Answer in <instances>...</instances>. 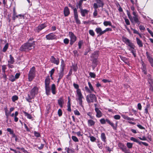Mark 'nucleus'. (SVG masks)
I'll return each instance as SVG.
<instances>
[{
    "label": "nucleus",
    "mask_w": 153,
    "mask_h": 153,
    "mask_svg": "<svg viewBox=\"0 0 153 153\" xmlns=\"http://www.w3.org/2000/svg\"><path fill=\"white\" fill-rule=\"evenodd\" d=\"M89 75L91 77L95 78L96 76V75L94 73L90 72L89 73Z\"/></svg>",
    "instance_id": "4d7b16f0"
},
{
    "label": "nucleus",
    "mask_w": 153,
    "mask_h": 153,
    "mask_svg": "<svg viewBox=\"0 0 153 153\" xmlns=\"http://www.w3.org/2000/svg\"><path fill=\"white\" fill-rule=\"evenodd\" d=\"M127 14L128 16V18L130 20L131 22L133 23V18H132V17L131 16V15L130 12L128 10H127Z\"/></svg>",
    "instance_id": "f704fd0d"
},
{
    "label": "nucleus",
    "mask_w": 153,
    "mask_h": 153,
    "mask_svg": "<svg viewBox=\"0 0 153 153\" xmlns=\"http://www.w3.org/2000/svg\"><path fill=\"white\" fill-rule=\"evenodd\" d=\"M95 31L97 34L100 36L102 35L104 33V30L102 31L101 28L100 27L96 28Z\"/></svg>",
    "instance_id": "f3484780"
},
{
    "label": "nucleus",
    "mask_w": 153,
    "mask_h": 153,
    "mask_svg": "<svg viewBox=\"0 0 153 153\" xmlns=\"http://www.w3.org/2000/svg\"><path fill=\"white\" fill-rule=\"evenodd\" d=\"M100 122L102 124H105L106 123L105 119L104 118L101 119L100 120Z\"/></svg>",
    "instance_id": "3c124183"
},
{
    "label": "nucleus",
    "mask_w": 153,
    "mask_h": 153,
    "mask_svg": "<svg viewBox=\"0 0 153 153\" xmlns=\"http://www.w3.org/2000/svg\"><path fill=\"white\" fill-rule=\"evenodd\" d=\"M58 114L59 116L60 117L62 115V111L60 109H59L58 111Z\"/></svg>",
    "instance_id": "bf43d9fd"
},
{
    "label": "nucleus",
    "mask_w": 153,
    "mask_h": 153,
    "mask_svg": "<svg viewBox=\"0 0 153 153\" xmlns=\"http://www.w3.org/2000/svg\"><path fill=\"white\" fill-rule=\"evenodd\" d=\"M80 12L82 16L85 17L86 15L88 14L89 11L86 9H83L82 8L80 10Z\"/></svg>",
    "instance_id": "2eb2a0df"
},
{
    "label": "nucleus",
    "mask_w": 153,
    "mask_h": 153,
    "mask_svg": "<svg viewBox=\"0 0 153 153\" xmlns=\"http://www.w3.org/2000/svg\"><path fill=\"white\" fill-rule=\"evenodd\" d=\"M65 150L68 153H73L74 152V149L73 148H66Z\"/></svg>",
    "instance_id": "473e14b6"
},
{
    "label": "nucleus",
    "mask_w": 153,
    "mask_h": 153,
    "mask_svg": "<svg viewBox=\"0 0 153 153\" xmlns=\"http://www.w3.org/2000/svg\"><path fill=\"white\" fill-rule=\"evenodd\" d=\"M7 131L8 132H9L10 134H13V131L10 128H7Z\"/></svg>",
    "instance_id": "0e129e2a"
},
{
    "label": "nucleus",
    "mask_w": 153,
    "mask_h": 153,
    "mask_svg": "<svg viewBox=\"0 0 153 153\" xmlns=\"http://www.w3.org/2000/svg\"><path fill=\"white\" fill-rule=\"evenodd\" d=\"M86 99L88 103L93 102L97 100V98L95 95L90 94L86 97Z\"/></svg>",
    "instance_id": "423d86ee"
},
{
    "label": "nucleus",
    "mask_w": 153,
    "mask_h": 153,
    "mask_svg": "<svg viewBox=\"0 0 153 153\" xmlns=\"http://www.w3.org/2000/svg\"><path fill=\"white\" fill-rule=\"evenodd\" d=\"M68 101L67 104L68 107V111H69L71 112V103H70V100L69 97H68Z\"/></svg>",
    "instance_id": "cd10ccee"
},
{
    "label": "nucleus",
    "mask_w": 153,
    "mask_h": 153,
    "mask_svg": "<svg viewBox=\"0 0 153 153\" xmlns=\"http://www.w3.org/2000/svg\"><path fill=\"white\" fill-rule=\"evenodd\" d=\"M46 38L47 40H50L56 39V36L53 33H50L47 35Z\"/></svg>",
    "instance_id": "f8f14e48"
},
{
    "label": "nucleus",
    "mask_w": 153,
    "mask_h": 153,
    "mask_svg": "<svg viewBox=\"0 0 153 153\" xmlns=\"http://www.w3.org/2000/svg\"><path fill=\"white\" fill-rule=\"evenodd\" d=\"M50 76H48L46 78L45 81V88L46 94L47 95H49L50 94L51 89L50 86Z\"/></svg>",
    "instance_id": "7ed1b4c3"
},
{
    "label": "nucleus",
    "mask_w": 153,
    "mask_h": 153,
    "mask_svg": "<svg viewBox=\"0 0 153 153\" xmlns=\"http://www.w3.org/2000/svg\"><path fill=\"white\" fill-rule=\"evenodd\" d=\"M18 97L16 95H15L12 97V100L13 102H15L18 99Z\"/></svg>",
    "instance_id": "de8ad7c7"
},
{
    "label": "nucleus",
    "mask_w": 153,
    "mask_h": 153,
    "mask_svg": "<svg viewBox=\"0 0 153 153\" xmlns=\"http://www.w3.org/2000/svg\"><path fill=\"white\" fill-rule=\"evenodd\" d=\"M147 58L148 59L151 66H153V59L149 55H147Z\"/></svg>",
    "instance_id": "c756f323"
},
{
    "label": "nucleus",
    "mask_w": 153,
    "mask_h": 153,
    "mask_svg": "<svg viewBox=\"0 0 153 153\" xmlns=\"http://www.w3.org/2000/svg\"><path fill=\"white\" fill-rule=\"evenodd\" d=\"M73 85L74 87L76 89H77L76 91H77L78 90H80V89L79 88V85L76 84V83H74Z\"/></svg>",
    "instance_id": "6e6d98bb"
},
{
    "label": "nucleus",
    "mask_w": 153,
    "mask_h": 153,
    "mask_svg": "<svg viewBox=\"0 0 153 153\" xmlns=\"http://www.w3.org/2000/svg\"><path fill=\"white\" fill-rule=\"evenodd\" d=\"M74 17L76 23L78 24H80L81 23L80 20L78 18V12L76 8L74 9Z\"/></svg>",
    "instance_id": "9d476101"
},
{
    "label": "nucleus",
    "mask_w": 153,
    "mask_h": 153,
    "mask_svg": "<svg viewBox=\"0 0 153 153\" xmlns=\"http://www.w3.org/2000/svg\"><path fill=\"white\" fill-rule=\"evenodd\" d=\"M121 149L122 151L125 153H131L129 150L127 149L126 147L124 148H121Z\"/></svg>",
    "instance_id": "72a5a7b5"
},
{
    "label": "nucleus",
    "mask_w": 153,
    "mask_h": 153,
    "mask_svg": "<svg viewBox=\"0 0 153 153\" xmlns=\"http://www.w3.org/2000/svg\"><path fill=\"white\" fill-rule=\"evenodd\" d=\"M139 29L140 30H144L145 29V27H144L143 26L140 25L139 27Z\"/></svg>",
    "instance_id": "338daca9"
},
{
    "label": "nucleus",
    "mask_w": 153,
    "mask_h": 153,
    "mask_svg": "<svg viewBox=\"0 0 153 153\" xmlns=\"http://www.w3.org/2000/svg\"><path fill=\"white\" fill-rule=\"evenodd\" d=\"M5 114L7 118H8L9 115L10 114V112L8 111L7 107L4 108Z\"/></svg>",
    "instance_id": "c9c22d12"
},
{
    "label": "nucleus",
    "mask_w": 153,
    "mask_h": 153,
    "mask_svg": "<svg viewBox=\"0 0 153 153\" xmlns=\"http://www.w3.org/2000/svg\"><path fill=\"white\" fill-rule=\"evenodd\" d=\"M76 93L77 97L76 100L78 102L79 105L82 106V99L84 98V97L82 94L81 90H78L77 91H76Z\"/></svg>",
    "instance_id": "39448f33"
},
{
    "label": "nucleus",
    "mask_w": 153,
    "mask_h": 153,
    "mask_svg": "<svg viewBox=\"0 0 153 153\" xmlns=\"http://www.w3.org/2000/svg\"><path fill=\"white\" fill-rule=\"evenodd\" d=\"M126 146L128 148L131 149L132 147L133 144L132 143L128 142L126 143Z\"/></svg>",
    "instance_id": "37998d69"
},
{
    "label": "nucleus",
    "mask_w": 153,
    "mask_h": 153,
    "mask_svg": "<svg viewBox=\"0 0 153 153\" xmlns=\"http://www.w3.org/2000/svg\"><path fill=\"white\" fill-rule=\"evenodd\" d=\"M114 118L116 120H119L120 118V116L119 115H116L114 116Z\"/></svg>",
    "instance_id": "13d9d810"
},
{
    "label": "nucleus",
    "mask_w": 153,
    "mask_h": 153,
    "mask_svg": "<svg viewBox=\"0 0 153 153\" xmlns=\"http://www.w3.org/2000/svg\"><path fill=\"white\" fill-rule=\"evenodd\" d=\"M7 69V67L5 65H3L2 66V72L5 74V70Z\"/></svg>",
    "instance_id": "a19ab883"
},
{
    "label": "nucleus",
    "mask_w": 153,
    "mask_h": 153,
    "mask_svg": "<svg viewBox=\"0 0 153 153\" xmlns=\"http://www.w3.org/2000/svg\"><path fill=\"white\" fill-rule=\"evenodd\" d=\"M39 88L37 86H35L30 91V94H28V99L31 100L34 98L35 96L36 95L39 93Z\"/></svg>",
    "instance_id": "f03ea898"
},
{
    "label": "nucleus",
    "mask_w": 153,
    "mask_h": 153,
    "mask_svg": "<svg viewBox=\"0 0 153 153\" xmlns=\"http://www.w3.org/2000/svg\"><path fill=\"white\" fill-rule=\"evenodd\" d=\"M24 113L25 116L27 117L29 119H31L32 118V117L30 114H28L26 112H25Z\"/></svg>",
    "instance_id": "ea45409f"
},
{
    "label": "nucleus",
    "mask_w": 153,
    "mask_h": 153,
    "mask_svg": "<svg viewBox=\"0 0 153 153\" xmlns=\"http://www.w3.org/2000/svg\"><path fill=\"white\" fill-rule=\"evenodd\" d=\"M63 13L65 16H68L70 14L69 9L67 7H66L64 8Z\"/></svg>",
    "instance_id": "dca6fc26"
},
{
    "label": "nucleus",
    "mask_w": 153,
    "mask_h": 153,
    "mask_svg": "<svg viewBox=\"0 0 153 153\" xmlns=\"http://www.w3.org/2000/svg\"><path fill=\"white\" fill-rule=\"evenodd\" d=\"M63 42L65 44H68L69 42V40L68 38H65L64 39Z\"/></svg>",
    "instance_id": "864d4df0"
},
{
    "label": "nucleus",
    "mask_w": 153,
    "mask_h": 153,
    "mask_svg": "<svg viewBox=\"0 0 153 153\" xmlns=\"http://www.w3.org/2000/svg\"><path fill=\"white\" fill-rule=\"evenodd\" d=\"M127 120L130 121L128 122L129 123H130L132 124H133V125H134L135 124V123L131 122L130 121H131V120L134 121V118H130V117H128Z\"/></svg>",
    "instance_id": "e433bc0d"
},
{
    "label": "nucleus",
    "mask_w": 153,
    "mask_h": 153,
    "mask_svg": "<svg viewBox=\"0 0 153 153\" xmlns=\"http://www.w3.org/2000/svg\"><path fill=\"white\" fill-rule=\"evenodd\" d=\"M101 138L102 140L105 142H106V137L105 134L104 133H102L101 135Z\"/></svg>",
    "instance_id": "bb28decb"
},
{
    "label": "nucleus",
    "mask_w": 153,
    "mask_h": 153,
    "mask_svg": "<svg viewBox=\"0 0 153 153\" xmlns=\"http://www.w3.org/2000/svg\"><path fill=\"white\" fill-rule=\"evenodd\" d=\"M55 71V70L54 68L52 69L50 72L49 73L50 74V77L53 79L52 75L54 73Z\"/></svg>",
    "instance_id": "49530a36"
},
{
    "label": "nucleus",
    "mask_w": 153,
    "mask_h": 153,
    "mask_svg": "<svg viewBox=\"0 0 153 153\" xmlns=\"http://www.w3.org/2000/svg\"><path fill=\"white\" fill-rule=\"evenodd\" d=\"M36 71L34 67L31 68L28 74V79L30 82L32 81L36 76Z\"/></svg>",
    "instance_id": "20e7f679"
},
{
    "label": "nucleus",
    "mask_w": 153,
    "mask_h": 153,
    "mask_svg": "<svg viewBox=\"0 0 153 153\" xmlns=\"http://www.w3.org/2000/svg\"><path fill=\"white\" fill-rule=\"evenodd\" d=\"M132 18L133 22L134 21L138 25L140 24V22L139 21L138 16H134Z\"/></svg>",
    "instance_id": "412c9836"
},
{
    "label": "nucleus",
    "mask_w": 153,
    "mask_h": 153,
    "mask_svg": "<svg viewBox=\"0 0 153 153\" xmlns=\"http://www.w3.org/2000/svg\"><path fill=\"white\" fill-rule=\"evenodd\" d=\"M136 40L137 43L139 47H142L143 46L142 41L138 38H136Z\"/></svg>",
    "instance_id": "b1692460"
},
{
    "label": "nucleus",
    "mask_w": 153,
    "mask_h": 153,
    "mask_svg": "<svg viewBox=\"0 0 153 153\" xmlns=\"http://www.w3.org/2000/svg\"><path fill=\"white\" fill-rule=\"evenodd\" d=\"M150 105L149 104H147L145 109V113L147 114L148 112V109L149 108Z\"/></svg>",
    "instance_id": "4c0bfd02"
},
{
    "label": "nucleus",
    "mask_w": 153,
    "mask_h": 153,
    "mask_svg": "<svg viewBox=\"0 0 153 153\" xmlns=\"http://www.w3.org/2000/svg\"><path fill=\"white\" fill-rule=\"evenodd\" d=\"M130 140L131 141H133L134 142H137L138 140L135 138L132 137H131L130 139Z\"/></svg>",
    "instance_id": "e2e57ef3"
},
{
    "label": "nucleus",
    "mask_w": 153,
    "mask_h": 153,
    "mask_svg": "<svg viewBox=\"0 0 153 153\" xmlns=\"http://www.w3.org/2000/svg\"><path fill=\"white\" fill-rule=\"evenodd\" d=\"M88 123L89 126H92L94 125L95 122L91 120H89Z\"/></svg>",
    "instance_id": "7c9ffc66"
},
{
    "label": "nucleus",
    "mask_w": 153,
    "mask_h": 153,
    "mask_svg": "<svg viewBox=\"0 0 153 153\" xmlns=\"http://www.w3.org/2000/svg\"><path fill=\"white\" fill-rule=\"evenodd\" d=\"M97 146H98L99 148L102 149V145L101 143H99L97 144Z\"/></svg>",
    "instance_id": "774afa93"
},
{
    "label": "nucleus",
    "mask_w": 153,
    "mask_h": 153,
    "mask_svg": "<svg viewBox=\"0 0 153 153\" xmlns=\"http://www.w3.org/2000/svg\"><path fill=\"white\" fill-rule=\"evenodd\" d=\"M63 75V71L60 70V72L59 73V79H61Z\"/></svg>",
    "instance_id": "58836bf2"
},
{
    "label": "nucleus",
    "mask_w": 153,
    "mask_h": 153,
    "mask_svg": "<svg viewBox=\"0 0 153 153\" xmlns=\"http://www.w3.org/2000/svg\"><path fill=\"white\" fill-rule=\"evenodd\" d=\"M103 24L105 26H107L108 25L112 26V23L110 21H105L103 22Z\"/></svg>",
    "instance_id": "2f4dec72"
},
{
    "label": "nucleus",
    "mask_w": 153,
    "mask_h": 153,
    "mask_svg": "<svg viewBox=\"0 0 153 153\" xmlns=\"http://www.w3.org/2000/svg\"><path fill=\"white\" fill-rule=\"evenodd\" d=\"M129 48H128V50L130 51L131 53H132L134 51H135L136 49H135V46L133 44L131 45L130 46Z\"/></svg>",
    "instance_id": "393cba45"
},
{
    "label": "nucleus",
    "mask_w": 153,
    "mask_h": 153,
    "mask_svg": "<svg viewBox=\"0 0 153 153\" xmlns=\"http://www.w3.org/2000/svg\"><path fill=\"white\" fill-rule=\"evenodd\" d=\"M89 34L92 36H94L95 35V33L94 31L92 30H90L89 31Z\"/></svg>",
    "instance_id": "09e8293b"
},
{
    "label": "nucleus",
    "mask_w": 153,
    "mask_h": 153,
    "mask_svg": "<svg viewBox=\"0 0 153 153\" xmlns=\"http://www.w3.org/2000/svg\"><path fill=\"white\" fill-rule=\"evenodd\" d=\"M71 138L73 140L74 142H78L79 141L78 139L75 136H72L71 137Z\"/></svg>",
    "instance_id": "c03bdc74"
},
{
    "label": "nucleus",
    "mask_w": 153,
    "mask_h": 153,
    "mask_svg": "<svg viewBox=\"0 0 153 153\" xmlns=\"http://www.w3.org/2000/svg\"><path fill=\"white\" fill-rule=\"evenodd\" d=\"M34 134L35 136L37 137H39L40 136V134L36 131L34 132Z\"/></svg>",
    "instance_id": "8fccbe9b"
},
{
    "label": "nucleus",
    "mask_w": 153,
    "mask_h": 153,
    "mask_svg": "<svg viewBox=\"0 0 153 153\" xmlns=\"http://www.w3.org/2000/svg\"><path fill=\"white\" fill-rule=\"evenodd\" d=\"M8 44H6L2 49L3 51L4 52H5L8 48Z\"/></svg>",
    "instance_id": "79ce46f5"
},
{
    "label": "nucleus",
    "mask_w": 153,
    "mask_h": 153,
    "mask_svg": "<svg viewBox=\"0 0 153 153\" xmlns=\"http://www.w3.org/2000/svg\"><path fill=\"white\" fill-rule=\"evenodd\" d=\"M97 3H94L93 6L94 9H97L98 7H103L104 5L103 0H94Z\"/></svg>",
    "instance_id": "6e6552de"
},
{
    "label": "nucleus",
    "mask_w": 153,
    "mask_h": 153,
    "mask_svg": "<svg viewBox=\"0 0 153 153\" xmlns=\"http://www.w3.org/2000/svg\"><path fill=\"white\" fill-rule=\"evenodd\" d=\"M10 80L12 82H13L15 80V78L14 77V76L11 75L10 77Z\"/></svg>",
    "instance_id": "680f3d73"
},
{
    "label": "nucleus",
    "mask_w": 153,
    "mask_h": 153,
    "mask_svg": "<svg viewBox=\"0 0 153 153\" xmlns=\"http://www.w3.org/2000/svg\"><path fill=\"white\" fill-rule=\"evenodd\" d=\"M58 102L60 106L62 108L64 103V100L62 97H60L58 100Z\"/></svg>",
    "instance_id": "4be33fe9"
},
{
    "label": "nucleus",
    "mask_w": 153,
    "mask_h": 153,
    "mask_svg": "<svg viewBox=\"0 0 153 153\" xmlns=\"http://www.w3.org/2000/svg\"><path fill=\"white\" fill-rule=\"evenodd\" d=\"M10 59L8 61V63L13 64L14 62V60L11 55H10Z\"/></svg>",
    "instance_id": "a878e982"
},
{
    "label": "nucleus",
    "mask_w": 153,
    "mask_h": 153,
    "mask_svg": "<svg viewBox=\"0 0 153 153\" xmlns=\"http://www.w3.org/2000/svg\"><path fill=\"white\" fill-rule=\"evenodd\" d=\"M95 111L97 113L96 116L98 118L102 116V113L98 108H96Z\"/></svg>",
    "instance_id": "6ab92c4d"
},
{
    "label": "nucleus",
    "mask_w": 153,
    "mask_h": 153,
    "mask_svg": "<svg viewBox=\"0 0 153 153\" xmlns=\"http://www.w3.org/2000/svg\"><path fill=\"white\" fill-rule=\"evenodd\" d=\"M34 42L31 43L29 41L23 44L20 48V50L22 51H27L34 48Z\"/></svg>",
    "instance_id": "f257e3e1"
},
{
    "label": "nucleus",
    "mask_w": 153,
    "mask_h": 153,
    "mask_svg": "<svg viewBox=\"0 0 153 153\" xmlns=\"http://www.w3.org/2000/svg\"><path fill=\"white\" fill-rule=\"evenodd\" d=\"M141 64V69L142 70V71L144 74H147V71L146 69V66L145 64L143 62V61H142Z\"/></svg>",
    "instance_id": "a211bd4d"
},
{
    "label": "nucleus",
    "mask_w": 153,
    "mask_h": 153,
    "mask_svg": "<svg viewBox=\"0 0 153 153\" xmlns=\"http://www.w3.org/2000/svg\"><path fill=\"white\" fill-rule=\"evenodd\" d=\"M83 43V42L82 41L80 40L78 42V46H79V49H81V48L82 45Z\"/></svg>",
    "instance_id": "5fc2aeb1"
},
{
    "label": "nucleus",
    "mask_w": 153,
    "mask_h": 153,
    "mask_svg": "<svg viewBox=\"0 0 153 153\" xmlns=\"http://www.w3.org/2000/svg\"><path fill=\"white\" fill-rule=\"evenodd\" d=\"M90 140L92 142H94L96 140V138L93 136L90 137Z\"/></svg>",
    "instance_id": "69168bd1"
},
{
    "label": "nucleus",
    "mask_w": 153,
    "mask_h": 153,
    "mask_svg": "<svg viewBox=\"0 0 153 153\" xmlns=\"http://www.w3.org/2000/svg\"><path fill=\"white\" fill-rule=\"evenodd\" d=\"M105 121L106 122H107L108 124L110 125L114 129H116V127L114 126L112 122H111L109 120L107 119H105Z\"/></svg>",
    "instance_id": "aec40b11"
},
{
    "label": "nucleus",
    "mask_w": 153,
    "mask_h": 153,
    "mask_svg": "<svg viewBox=\"0 0 153 153\" xmlns=\"http://www.w3.org/2000/svg\"><path fill=\"white\" fill-rule=\"evenodd\" d=\"M91 56H92V57H93L94 59H96V58L97 57V53L96 52H94L93 53Z\"/></svg>",
    "instance_id": "a18cd8bd"
},
{
    "label": "nucleus",
    "mask_w": 153,
    "mask_h": 153,
    "mask_svg": "<svg viewBox=\"0 0 153 153\" xmlns=\"http://www.w3.org/2000/svg\"><path fill=\"white\" fill-rule=\"evenodd\" d=\"M124 19L125 22L127 25H130V22L128 19L126 18H125Z\"/></svg>",
    "instance_id": "052dcab7"
},
{
    "label": "nucleus",
    "mask_w": 153,
    "mask_h": 153,
    "mask_svg": "<svg viewBox=\"0 0 153 153\" xmlns=\"http://www.w3.org/2000/svg\"><path fill=\"white\" fill-rule=\"evenodd\" d=\"M65 66V65L63 62V61L62 60L61 62V70H62V71H63L64 67Z\"/></svg>",
    "instance_id": "603ef678"
},
{
    "label": "nucleus",
    "mask_w": 153,
    "mask_h": 153,
    "mask_svg": "<svg viewBox=\"0 0 153 153\" xmlns=\"http://www.w3.org/2000/svg\"><path fill=\"white\" fill-rule=\"evenodd\" d=\"M122 40L127 45H128V46L131 45L133 44L132 43L130 42V41L127 39L126 37H122Z\"/></svg>",
    "instance_id": "ddd939ff"
},
{
    "label": "nucleus",
    "mask_w": 153,
    "mask_h": 153,
    "mask_svg": "<svg viewBox=\"0 0 153 153\" xmlns=\"http://www.w3.org/2000/svg\"><path fill=\"white\" fill-rule=\"evenodd\" d=\"M69 35L70 38V44L71 45H72L76 40L77 38L72 32H69Z\"/></svg>",
    "instance_id": "1a4fd4ad"
},
{
    "label": "nucleus",
    "mask_w": 153,
    "mask_h": 153,
    "mask_svg": "<svg viewBox=\"0 0 153 153\" xmlns=\"http://www.w3.org/2000/svg\"><path fill=\"white\" fill-rule=\"evenodd\" d=\"M82 1L80 0L79 1L77 5H76V7L77 8H79V10L82 9Z\"/></svg>",
    "instance_id": "c85d7f7f"
},
{
    "label": "nucleus",
    "mask_w": 153,
    "mask_h": 153,
    "mask_svg": "<svg viewBox=\"0 0 153 153\" xmlns=\"http://www.w3.org/2000/svg\"><path fill=\"white\" fill-rule=\"evenodd\" d=\"M88 85L89 88H88L87 86H85V87L84 90L88 93H91L92 92H94L96 93V92L94 91V88L91 83L89 82H88Z\"/></svg>",
    "instance_id": "0eeeda50"
},
{
    "label": "nucleus",
    "mask_w": 153,
    "mask_h": 153,
    "mask_svg": "<svg viewBox=\"0 0 153 153\" xmlns=\"http://www.w3.org/2000/svg\"><path fill=\"white\" fill-rule=\"evenodd\" d=\"M51 90L53 94H55L56 93V87L54 84H53L51 86Z\"/></svg>",
    "instance_id": "5701e85b"
},
{
    "label": "nucleus",
    "mask_w": 153,
    "mask_h": 153,
    "mask_svg": "<svg viewBox=\"0 0 153 153\" xmlns=\"http://www.w3.org/2000/svg\"><path fill=\"white\" fill-rule=\"evenodd\" d=\"M46 27V25L45 24H41L39 25L37 27L36 29V30L38 32L40 31L44 28Z\"/></svg>",
    "instance_id": "4468645a"
},
{
    "label": "nucleus",
    "mask_w": 153,
    "mask_h": 153,
    "mask_svg": "<svg viewBox=\"0 0 153 153\" xmlns=\"http://www.w3.org/2000/svg\"><path fill=\"white\" fill-rule=\"evenodd\" d=\"M50 61L51 62L57 65H59V59L58 58H55L53 56H51Z\"/></svg>",
    "instance_id": "9b49d317"
}]
</instances>
